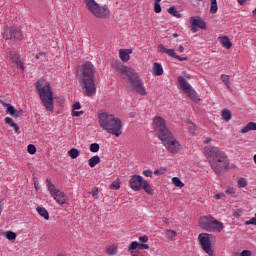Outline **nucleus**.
<instances>
[{"mask_svg": "<svg viewBox=\"0 0 256 256\" xmlns=\"http://www.w3.org/2000/svg\"><path fill=\"white\" fill-rule=\"evenodd\" d=\"M204 153L216 175L221 176L229 169V159L221 149L209 145L204 148Z\"/></svg>", "mask_w": 256, "mask_h": 256, "instance_id": "f257e3e1", "label": "nucleus"}, {"mask_svg": "<svg viewBox=\"0 0 256 256\" xmlns=\"http://www.w3.org/2000/svg\"><path fill=\"white\" fill-rule=\"evenodd\" d=\"M114 69L121 75H124V79L126 80V83L128 84V87L132 93H137L138 95L142 96L147 95V91L143 86V81H141L139 74L133 68H129L124 66L123 63L118 62L116 65H114Z\"/></svg>", "mask_w": 256, "mask_h": 256, "instance_id": "f03ea898", "label": "nucleus"}, {"mask_svg": "<svg viewBox=\"0 0 256 256\" xmlns=\"http://www.w3.org/2000/svg\"><path fill=\"white\" fill-rule=\"evenodd\" d=\"M79 83L82 89H84V95L87 97H93L97 93V87H95V66H93V63L86 62L82 65Z\"/></svg>", "mask_w": 256, "mask_h": 256, "instance_id": "7ed1b4c3", "label": "nucleus"}, {"mask_svg": "<svg viewBox=\"0 0 256 256\" xmlns=\"http://www.w3.org/2000/svg\"><path fill=\"white\" fill-rule=\"evenodd\" d=\"M100 127H103L105 131L119 137L122 129L121 119L115 118V115L109 113H101L98 116Z\"/></svg>", "mask_w": 256, "mask_h": 256, "instance_id": "20e7f679", "label": "nucleus"}, {"mask_svg": "<svg viewBox=\"0 0 256 256\" xmlns=\"http://www.w3.org/2000/svg\"><path fill=\"white\" fill-rule=\"evenodd\" d=\"M43 81L44 80H38L35 83V87L45 109L53 112L55 111V105L53 104V90L51 89V84L49 82H46L43 86V84H41Z\"/></svg>", "mask_w": 256, "mask_h": 256, "instance_id": "39448f33", "label": "nucleus"}, {"mask_svg": "<svg viewBox=\"0 0 256 256\" xmlns=\"http://www.w3.org/2000/svg\"><path fill=\"white\" fill-rule=\"evenodd\" d=\"M199 227L202 231L209 233H221L223 231V223L211 215L202 216L199 218Z\"/></svg>", "mask_w": 256, "mask_h": 256, "instance_id": "423d86ee", "label": "nucleus"}, {"mask_svg": "<svg viewBox=\"0 0 256 256\" xmlns=\"http://www.w3.org/2000/svg\"><path fill=\"white\" fill-rule=\"evenodd\" d=\"M86 7L94 17L97 19H109L111 17V11H109V6L99 5L95 0H84Z\"/></svg>", "mask_w": 256, "mask_h": 256, "instance_id": "0eeeda50", "label": "nucleus"}, {"mask_svg": "<svg viewBox=\"0 0 256 256\" xmlns=\"http://www.w3.org/2000/svg\"><path fill=\"white\" fill-rule=\"evenodd\" d=\"M129 186L132 189V191H141L143 189L145 193H148V195H153V188H151V184L145 179H143V176L141 175H132L129 180Z\"/></svg>", "mask_w": 256, "mask_h": 256, "instance_id": "6e6552de", "label": "nucleus"}, {"mask_svg": "<svg viewBox=\"0 0 256 256\" xmlns=\"http://www.w3.org/2000/svg\"><path fill=\"white\" fill-rule=\"evenodd\" d=\"M211 239H213V234L201 233L198 235V241L201 249H203L207 253V255L215 256V252L211 247Z\"/></svg>", "mask_w": 256, "mask_h": 256, "instance_id": "1a4fd4ad", "label": "nucleus"}, {"mask_svg": "<svg viewBox=\"0 0 256 256\" xmlns=\"http://www.w3.org/2000/svg\"><path fill=\"white\" fill-rule=\"evenodd\" d=\"M178 83H179L180 87L183 89V91L188 94V97H190V99L192 101H197V97H198L197 92H195V90H193L191 85L189 83H187V80H185V78H183V76L178 77Z\"/></svg>", "mask_w": 256, "mask_h": 256, "instance_id": "9d476101", "label": "nucleus"}, {"mask_svg": "<svg viewBox=\"0 0 256 256\" xmlns=\"http://www.w3.org/2000/svg\"><path fill=\"white\" fill-rule=\"evenodd\" d=\"M163 145L166 147L167 151H169V153L172 154H177L179 153L180 149H181V144L179 143V141H177L175 138L168 139V141L163 142Z\"/></svg>", "mask_w": 256, "mask_h": 256, "instance_id": "9b49d317", "label": "nucleus"}, {"mask_svg": "<svg viewBox=\"0 0 256 256\" xmlns=\"http://www.w3.org/2000/svg\"><path fill=\"white\" fill-rule=\"evenodd\" d=\"M9 59L14 63V65H17L21 71H25V66L23 65V61H21V56L16 51L9 52Z\"/></svg>", "mask_w": 256, "mask_h": 256, "instance_id": "f8f14e48", "label": "nucleus"}, {"mask_svg": "<svg viewBox=\"0 0 256 256\" xmlns=\"http://www.w3.org/2000/svg\"><path fill=\"white\" fill-rule=\"evenodd\" d=\"M9 34L12 41H23V31H21L20 28L10 27Z\"/></svg>", "mask_w": 256, "mask_h": 256, "instance_id": "ddd939ff", "label": "nucleus"}, {"mask_svg": "<svg viewBox=\"0 0 256 256\" xmlns=\"http://www.w3.org/2000/svg\"><path fill=\"white\" fill-rule=\"evenodd\" d=\"M153 125L155 131L159 132L167 127V121H165V119L161 116H156L153 118Z\"/></svg>", "mask_w": 256, "mask_h": 256, "instance_id": "4468645a", "label": "nucleus"}, {"mask_svg": "<svg viewBox=\"0 0 256 256\" xmlns=\"http://www.w3.org/2000/svg\"><path fill=\"white\" fill-rule=\"evenodd\" d=\"M158 138L162 143H165L166 141H169V139H173V133H171V130L167 128H162V130L158 131Z\"/></svg>", "mask_w": 256, "mask_h": 256, "instance_id": "2eb2a0df", "label": "nucleus"}, {"mask_svg": "<svg viewBox=\"0 0 256 256\" xmlns=\"http://www.w3.org/2000/svg\"><path fill=\"white\" fill-rule=\"evenodd\" d=\"M190 25H194V27H199V29H207V23L200 16H192L190 18Z\"/></svg>", "mask_w": 256, "mask_h": 256, "instance_id": "dca6fc26", "label": "nucleus"}, {"mask_svg": "<svg viewBox=\"0 0 256 256\" xmlns=\"http://www.w3.org/2000/svg\"><path fill=\"white\" fill-rule=\"evenodd\" d=\"M131 53H133V50H131V49L119 50V57H120L121 61H123L124 63H127V61H129V59H131V57L129 56V55H131Z\"/></svg>", "mask_w": 256, "mask_h": 256, "instance_id": "f3484780", "label": "nucleus"}, {"mask_svg": "<svg viewBox=\"0 0 256 256\" xmlns=\"http://www.w3.org/2000/svg\"><path fill=\"white\" fill-rule=\"evenodd\" d=\"M52 197L56 200V202H58L59 205H65V192H61V190H59Z\"/></svg>", "mask_w": 256, "mask_h": 256, "instance_id": "a211bd4d", "label": "nucleus"}, {"mask_svg": "<svg viewBox=\"0 0 256 256\" xmlns=\"http://www.w3.org/2000/svg\"><path fill=\"white\" fill-rule=\"evenodd\" d=\"M219 39L222 47H224L225 49H231V47H233L231 39H229L227 36H222Z\"/></svg>", "mask_w": 256, "mask_h": 256, "instance_id": "6ab92c4d", "label": "nucleus"}, {"mask_svg": "<svg viewBox=\"0 0 256 256\" xmlns=\"http://www.w3.org/2000/svg\"><path fill=\"white\" fill-rule=\"evenodd\" d=\"M4 123L6 125H9V127H13L15 133H19V125H17V123H15V121H13V118L6 117L4 119Z\"/></svg>", "mask_w": 256, "mask_h": 256, "instance_id": "aec40b11", "label": "nucleus"}, {"mask_svg": "<svg viewBox=\"0 0 256 256\" xmlns=\"http://www.w3.org/2000/svg\"><path fill=\"white\" fill-rule=\"evenodd\" d=\"M153 73L156 77H161L163 75V66L159 63L153 64Z\"/></svg>", "mask_w": 256, "mask_h": 256, "instance_id": "412c9836", "label": "nucleus"}, {"mask_svg": "<svg viewBox=\"0 0 256 256\" xmlns=\"http://www.w3.org/2000/svg\"><path fill=\"white\" fill-rule=\"evenodd\" d=\"M36 211L40 215V217H43L45 219V221H49V212L47 211V209L38 206L36 208Z\"/></svg>", "mask_w": 256, "mask_h": 256, "instance_id": "4be33fe9", "label": "nucleus"}, {"mask_svg": "<svg viewBox=\"0 0 256 256\" xmlns=\"http://www.w3.org/2000/svg\"><path fill=\"white\" fill-rule=\"evenodd\" d=\"M159 47L161 51H163V53H165L166 55H169V57H173L175 59V57L177 56V53H175V49H167L163 44H160Z\"/></svg>", "mask_w": 256, "mask_h": 256, "instance_id": "5701e85b", "label": "nucleus"}, {"mask_svg": "<svg viewBox=\"0 0 256 256\" xmlns=\"http://www.w3.org/2000/svg\"><path fill=\"white\" fill-rule=\"evenodd\" d=\"M249 131H256L255 122H249L244 128L240 130V133H249Z\"/></svg>", "mask_w": 256, "mask_h": 256, "instance_id": "b1692460", "label": "nucleus"}, {"mask_svg": "<svg viewBox=\"0 0 256 256\" xmlns=\"http://www.w3.org/2000/svg\"><path fill=\"white\" fill-rule=\"evenodd\" d=\"M99 163H101V157L98 155H95L88 160L89 167H95L96 165H99Z\"/></svg>", "mask_w": 256, "mask_h": 256, "instance_id": "393cba45", "label": "nucleus"}, {"mask_svg": "<svg viewBox=\"0 0 256 256\" xmlns=\"http://www.w3.org/2000/svg\"><path fill=\"white\" fill-rule=\"evenodd\" d=\"M221 117L224 121H231V118L233 117V115L231 114V110L229 109H223L221 111Z\"/></svg>", "mask_w": 256, "mask_h": 256, "instance_id": "a878e982", "label": "nucleus"}, {"mask_svg": "<svg viewBox=\"0 0 256 256\" xmlns=\"http://www.w3.org/2000/svg\"><path fill=\"white\" fill-rule=\"evenodd\" d=\"M46 183H47L48 191L50 192L51 196L53 197L55 195V193H57V191H59V189L55 188V186L53 185V183L51 182L50 179H46Z\"/></svg>", "mask_w": 256, "mask_h": 256, "instance_id": "bb28decb", "label": "nucleus"}, {"mask_svg": "<svg viewBox=\"0 0 256 256\" xmlns=\"http://www.w3.org/2000/svg\"><path fill=\"white\" fill-rule=\"evenodd\" d=\"M4 107H6L7 115H10L11 117L15 116L16 109H15V107L13 105L5 103Z\"/></svg>", "mask_w": 256, "mask_h": 256, "instance_id": "cd10ccee", "label": "nucleus"}, {"mask_svg": "<svg viewBox=\"0 0 256 256\" xmlns=\"http://www.w3.org/2000/svg\"><path fill=\"white\" fill-rule=\"evenodd\" d=\"M168 13L172 15V17H176L177 19H181V14L177 11L175 6L168 8Z\"/></svg>", "mask_w": 256, "mask_h": 256, "instance_id": "c85d7f7f", "label": "nucleus"}, {"mask_svg": "<svg viewBox=\"0 0 256 256\" xmlns=\"http://www.w3.org/2000/svg\"><path fill=\"white\" fill-rule=\"evenodd\" d=\"M211 1V5H210V13L212 15H215V13H217L218 11V7H217V0H210Z\"/></svg>", "mask_w": 256, "mask_h": 256, "instance_id": "c756f323", "label": "nucleus"}, {"mask_svg": "<svg viewBox=\"0 0 256 256\" xmlns=\"http://www.w3.org/2000/svg\"><path fill=\"white\" fill-rule=\"evenodd\" d=\"M5 237L8 241H15V239H17V234L13 231H7L5 232Z\"/></svg>", "mask_w": 256, "mask_h": 256, "instance_id": "7c9ffc66", "label": "nucleus"}, {"mask_svg": "<svg viewBox=\"0 0 256 256\" xmlns=\"http://www.w3.org/2000/svg\"><path fill=\"white\" fill-rule=\"evenodd\" d=\"M109 189H112L114 191L121 189V182L119 181V179L113 181L112 184L109 186Z\"/></svg>", "mask_w": 256, "mask_h": 256, "instance_id": "2f4dec72", "label": "nucleus"}, {"mask_svg": "<svg viewBox=\"0 0 256 256\" xmlns=\"http://www.w3.org/2000/svg\"><path fill=\"white\" fill-rule=\"evenodd\" d=\"M172 183L175 185V187H180V189L185 187V184L181 182V178L179 177H173Z\"/></svg>", "mask_w": 256, "mask_h": 256, "instance_id": "473e14b6", "label": "nucleus"}, {"mask_svg": "<svg viewBox=\"0 0 256 256\" xmlns=\"http://www.w3.org/2000/svg\"><path fill=\"white\" fill-rule=\"evenodd\" d=\"M68 155L71 159H77V157H79V151L77 148H72L68 151Z\"/></svg>", "mask_w": 256, "mask_h": 256, "instance_id": "72a5a7b5", "label": "nucleus"}, {"mask_svg": "<svg viewBox=\"0 0 256 256\" xmlns=\"http://www.w3.org/2000/svg\"><path fill=\"white\" fill-rule=\"evenodd\" d=\"M107 255H117V246L112 245L106 249Z\"/></svg>", "mask_w": 256, "mask_h": 256, "instance_id": "f704fd0d", "label": "nucleus"}, {"mask_svg": "<svg viewBox=\"0 0 256 256\" xmlns=\"http://www.w3.org/2000/svg\"><path fill=\"white\" fill-rule=\"evenodd\" d=\"M221 80L224 82L227 89H231V82H229V75L222 74L221 75Z\"/></svg>", "mask_w": 256, "mask_h": 256, "instance_id": "c9c22d12", "label": "nucleus"}, {"mask_svg": "<svg viewBox=\"0 0 256 256\" xmlns=\"http://www.w3.org/2000/svg\"><path fill=\"white\" fill-rule=\"evenodd\" d=\"M237 187L239 189H243L244 187H247V180L245 178H240L237 181Z\"/></svg>", "mask_w": 256, "mask_h": 256, "instance_id": "e433bc0d", "label": "nucleus"}, {"mask_svg": "<svg viewBox=\"0 0 256 256\" xmlns=\"http://www.w3.org/2000/svg\"><path fill=\"white\" fill-rule=\"evenodd\" d=\"M177 237V232L174 230H166V238L167 239H175Z\"/></svg>", "mask_w": 256, "mask_h": 256, "instance_id": "4c0bfd02", "label": "nucleus"}, {"mask_svg": "<svg viewBox=\"0 0 256 256\" xmlns=\"http://www.w3.org/2000/svg\"><path fill=\"white\" fill-rule=\"evenodd\" d=\"M27 151L30 155H35L37 153V147H35L33 144H29L27 146Z\"/></svg>", "mask_w": 256, "mask_h": 256, "instance_id": "58836bf2", "label": "nucleus"}, {"mask_svg": "<svg viewBox=\"0 0 256 256\" xmlns=\"http://www.w3.org/2000/svg\"><path fill=\"white\" fill-rule=\"evenodd\" d=\"M99 149H100V146L97 143H93L90 145L91 153H97L99 151Z\"/></svg>", "mask_w": 256, "mask_h": 256, "instance_id": "ea45409f", "label": "nucleus"}, {"mask_svg": "<svg viewBox=\"0 0 256 256\" xmlns=\"http://www.w3.org/2000/svg\"><path fill=\"white\" fill-rule=\"evenodd\" d=\"M139 248V242L137 241H133L129 247H128V251H135V249Z\"/></svg>", "mask_w": 256, "mask_h": 256, "instance_id": "a19ab883", "label": "nucleus"}, {"mask_svg": "<svg viewBox=\"0 0 256 256\" xmlns=\"http://www.w3.org/2000/svg\"><path fill=\"white\" fill-rule=\"evenodd\" d=\"M23 113H25L23 109L16 110L13 117H15V119H17L18 117H23Z\"/></svg>", "mask_w": 256, "mask_h": 256, "instance_id": "79ce46f5", "label": "nucleus"}, {"mask_svg": "<svg viewBox=\"0 0 256 256\" xmlns=\"http://www.w3.org/2000/svg\"><path fill=\"white\" fill-rule=\"evenodd\" d=\"M245 225H255L256 226V213H255V217H253L250 220L245 222Z\"/></svg>", "mask_w": 256, "mask_h": 256, "instance_id": "37998d69", "label": "nucleus"}, {"mask_svg": "<svg viewBox=\"0 0 256 256\" xmlns=\"http://www.w3.org/2000/svg\"><path fill=\"white\" fill-rule=\"evenodd\" d=\"M154 13H161V4L154 3Z\"/></svg>", "mask_w": 256, "mask_h": 256, "instance_id": "c03bdc74", "label": "nucleus"}, {"mask_svg": "<svg viewBox=\"0 0 256 256\" xmlns=\"http://www.w3.org/2000/svg\"><path fill=\"white\" fill-rule=\"evenodd\" d=\"M138 241H141V243H147L149 241V236L143 235L138 238Z\"/></svg>", "mask_w": 256, "mask_h": 256, "instance_id": "a18cd8bd", "label": "nucleus"}, {"mask_svg": "<svg viewBox=\"0 0 256 256\" xmlns=\"http://www.w3.org/2000/svg\"><path fill=\"white\" fill-rule=\"evenodd\" d=\"M72 109H73V111H79V109H81V103L75 102V103L72 105Z\"/></svg>", "mask_w": 256, "mask_h": 256, "instance_id": "49530a36", "label": "nucleus"}, {"mask_svg": "<svg viewBox=\"0 0 256 256\" xmlns=\"http://www.w3.org/2000/svg\"><path fill=\"white\" fill-rule=\"evenodd\" d=\"M142 174L145 176V177H153V171L152 170H144L142 172Z\"/></svg>", "mask_w": 256, "mask_h": 256, "instance_id": "de8ad7c7", "label": "nucleus"}, {"mask_svg": "<svg viewBox=\"0 0 256 256\" xmlns=\"http://www.w3.org/2000/svg\"><path fill=\"white\" fill-rule=\"evenodd\" d=\"M83 113H85L83 110L81 111H72V116L73 117H81V115H83Z\"/></svg>", "mask_w": 256, "mask_h": 256, "instance_id": "09e8293b", "label": "nucleus"}, {"mask_svg": "<svg viewBox=\"0 0 256 256\" xmlns=\"http://www.w3.org/2000/svg\"><path fill=\"white\" fill-rule=\"evenodd\" d=\"M91 195H92V197H97V195H99V188L98 187H94L92 189Z\"/></svg>", "mask_w": 256, "mask_h": 256, "instance_id": "8fccbe9b", "label": "nucleus"}, {"mask_svg": "<svg viewBox=\"0 0 256 256\" xmlns=\"http://www.w3.org/2000/svg\"><path fill=\"white\" fill-rule=\"evenodd\" d=\"M227 195H235V188L229 187L226 189Z\"/></svg>", "mask_w": 256, "mask_h": 256, "instance_id": "3c124183", "label": "nucleus"}, {"mask_svg": "<svg viewBox=\"0 0 256 256\" xmlns=\"http://www.w3.org/2000/svg\"><path fill=\"white\" fill-rule=\"evenodd\" d=\"M252 253L250 250H243L240 254V256H251Z\"/></svg>", "mask_w": 256, "mask_h": 256, "instance_id": "603ef678", "label": "nucleus"}, {"mask_svg": "<svg viewBox=\"0 0 256 256\" xmlns=\"http://www.w3.org/2000/svg\"><path fill=\"white\" fill-rule=\"evenodd\" d=\"M138 249H149V244L138 243Z\"/></svg>", "mask_w": 256, "mask_h": 256, "instance_id": "864d4df0", "label": "nucleus"}, {"mask_svg": "<svg viewBox=\"0 0 256 256\" xmlns=\"http://www.w3.org/2000/svg\"><path fill=\"white\" fill-rule=\"evenodd\" d=\"M174 59H178V61H189L188 57H181L177 54H176V57Z\"/></svg>", "mask_w": 256, "mask_h": 256, "instance_id": "5fc2aeb1", "label": "nucleus"}, {"mask_svg": "<svg viewBox=\"0 0 256 256\" xmlns=\"http://www.w3.org/2000/svg\"><path fill=\"white\" fill-rule=\"evenodd\" d=\"M241 213H242V211L241 210H237L236 212H234L232 215H233V217H241Z\"/></svg>", "mask_w": 256, "mask_h": 256, "instance_id": "6e6d98bb", "label": "nucleus"}, {"mask_svg": "<svg viewBox=\"0 0 256 256\" xmlns=\"http://www.w3.org/2000/svg\"><path fill=\"white\" fill-rule=\"evenodd\" d=\"M45 55H47L45 52H40L36 55V59H41V57H45Z\"/></svg>", "mask_w": 256, "mask_h": 256, "instance_id": "4d7b16f0", "label": "nucleus"}, {"mask_svg": "<svg viewBox=\"0 0 256 256\" xmlns=\"http://www.w3.org/2000/svg\"><path fill=\"white\" fill-rule=\"evenodd\" d=\"M163 171L157 169V170H154V175H163Z\"/></svg>", "mask_w": 256, "mask_h": 256, "instance_id": "13d9d810", "label": "nucleus"}, {"mask_svg": "<svg viewBox=\"0 0 256 256\" xmlns=\"http://www.w3.org/2000/svg\"><path fill=\"white\" fill-rule=\"evenodd\" d=\"M191 31L192 33H197L198 31L197 26L191 25Z\"/></svg>", "mask_w": 256, "mask_h": 256, "instance_id": "bf43d9fd", "label": "nucleus"}, {"mask_svg": "<svg viewBox=\"0 0 256 256\" xmlns=\"http://www.w3.org/2000/svg\"><path fill=\"white\" fill-rule=\"evenodd\" d=\"M178 49L180 53H183V51H185V47H183V45H180Z\"/></svg>", "mask_w": 256, "mask_h": 256, "instance_id": "052dcab7", "label": "nucleus"}, {"mask_svg": "<svg viewBox=\"0 0 256 256\" xmlns=\"http://www.w3.org/2000/svg\"><path fill=\"white\" fill-rule=\"evenodd\" d=\"M204 143L207 145V143H211V138L207 137L205 140H204Z\"/></svg>", "mask_w": 256, "mask_h": 256, "instance_id": "680f3d73", "label": "nucleus"}, {"mask_svg": "<svg viewBox=\"0 0 256 256\" xmlns=\"http://www.w3.org/2000/svg\"><path fill=\"white\" fill-rule=\"evenodd\" d=\"M237 1H238L239 5H245V2H246L247 0H237Z\"/></svg>", "mask_w": 256, "mask_h": 256, "instance_id": "e2e57ef3", "label": "nucleus"}, {"mask_svg": "<svg viewBox=\"0 0 256 256\" xmlns=\"http://www.w3.org/2000/svg\"><path fill=\"white\" fill-rule=\"evenodd\" d=\"M214 199H216V200L221 199V194H215V195H214Z\"/></svg>", "mask_w": 256, "mask_h": 256, "instance_id": "0e129e2a", "label": "nucleus"}, {"mask_svg": "<svg viewBox=\"0 0 256 256\" xmlns=\"http://www.w3.org/2000/svg\"><path fill=\"white\" fill-rule=\"evenodd\" d=\"M36 191H39V184H34Z\"/></svg>", "mask_w": 256, "mask_h": 256, "instance_id": "69168bd1", "label": "nucleus"}, {"mask_svg": "<svg viewBox=\"0 0 256 256\" xmlns=\"http://www.w3.org/2000/svg\"><path fill=\"white\" fill-rule=\"evenodd\" d=\"M172 37H179V34L173 33V34H172Z\"/></svg>", "mask_w": 256, "mask_h": 256, "instance_id": "338daca9", "label": "nucleus"}, {"mask_svg": "<svg viewBox=\"0 0 256 256\" xmlns=\"http://www.w3.org/2000/svg\"><path fill=\"white\" fill-rule=\"evenodd\" d=\"M253 159H254V163L256 164V154L254 155Z\"/></svg>", "mask_w": 256, "mask_h": 256, "instance_id": "774afa93", "label": "nucleus"}]
</instances>
